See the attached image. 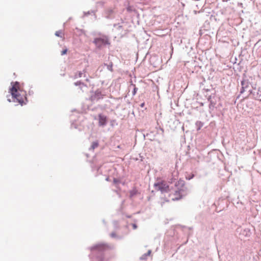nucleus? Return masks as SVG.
I'll use <instances>...</instances> for the list:
<instances>
[{"mask_svg": "<svg viewBox=\"0 0 261 261\" xmlns=\"http://www.w3.org/2000/svg\"><path fill=\"white\" fill-rule=\"evenodd\" d=\"M107 248V246L103 244H97L93 247V249L98 250H103L106 249Z\"/></svg>", "mask_w": 261, "mask_h": 261, "instance_id": "39448f33", "label": "nucleus"}, {"mask_svg": "<svg viewBox=\"0 0 261 261\" xmlns=\"http://www.w3.org/2000/svg\"><path fill=\"white\" fill-rule=\"evenodd\" d=\"M154 186L157 190L161 191L162 192H167L169 190V187L165 181L155 184Z\"/></svg>", "mask_w": 261, "mask_h": 261, "instance_id": "7ed1b4c3", "label": "nucleus"}, {"mask_svg": "<svg viewBox=\"0 0 261 261\" xmlns=\"http://www.w3.org/2000/svg\"><path fill=\"white\" fill-rule=\"evenodd\" d=\"M144 105V103H142L141 105V107H143Z\"/></svg>", "mask_w": 261, "mask_h": 261, "instance_id": "9b49d317", "label": "nucleus"}, {"mask_svg": "<svg viewBox=\"0 0 261 261\" xmlns=\"http://www.w3.org/2000/svg\"><path fill=\"white\" fill-rule=\"evenodd\" d=\"M193 175H192V177H193ZM192 178V177L189 178V179H191V178Z\"/></svg>", "mask_w": 261, "mask_h": 261, "instance_id": "4468645a", "label": "nucleus"}, {"mask_svg": "<svg viewBox=\"0 0 261 261\" xmlns=\"http://www.w3.org/2000/svg\"><path fill=\"white\" fill-rule=\"evenodd\" d=\"M150 252H151V251H150V250H149V251H148V254H149L150 253Z\"/></svg>", "mask_w": 261, "mask_h": 261, "instance_id": "ddd939ff", "label": "nucleus"}, {"mask_svg": "<svg viewBox=\"0 0 261 261\" xmlns=\"http://www.w3.org/2000/svg\"><path fill=\"white\" fill-rule=\"evenodd\" d=\"M11 85L10 92L12 96L13 101L18 102L21 105L25 104L27 101L26 92L22 89L20 84L17 82H12Z\"/></svg>", "mask_w": 261, "mask_h": 261, "instance_id": "f257e3e1", "label": "nucleus"}, {"mask_svg": "<svg viewBox=\"0 0 261 261\" xmlns=\"http://www.w3.org/2000/svg\"><path fill=\"white\" fill-rule=\"evenodd\" d=\"M134 227H135V228H136V225H134Z\"/></svg>", "mask_w": 261, "mask_h": 261, "instance_id": "2eb2a0df", "label": "nucleus"}, {"mask_svg": "<svg viewBox=\"0 0 261 261\" xmlns=\"http://www.w3.org/2000/svg\"><path fill=\"white\" fill-rule=\"evenodd\" d=\"M94 43L98 48H101L106 45L110 44L108 37L106 36L95 38L94 40Z\"/></svg>", "mask_w": 261, "mask_h": 261, "instance_id": "f03ea898", "label": "nucleus"}, {"mask_svg": "<svg viewBox=\"0 0 261 261\" xmlns=\"http://www.w3.org/2000/svg\"><path fill=\"white\" fill-rule=\"evenodd\" d=\"M114 182H117V180H116V179H115H115H114Z\"/></svg>", "mask_w": 261, "mask_h": 261, "instance_id": "f8f14e48", "label": "nucleus"}, {"mask_svg": "<svg viewBox=\"0 0 261 261\" xmlns=\"http://www.w3.org/2000/svg\"><path fill=\"white\" fill-rule=\"evenodd\" d=\"M98 117H99V121H98L99 125L100 126L105 125L107 122V117L103 115L99 114L98 115Z\"/></svg>", "mask_w": 261, "mask_h": 261, "instance_id": "20e7f679", "label": "nucleus"}, {"mask_svg": "<svg viewBox=\"0 0 261 261\" xmlns=\"http://www.w3.org/2000/svg\"><path fill=\"white\" fill-rule=\"evenodd\" d=\"M137 89V88L135 87V88L134 89V94H135Z\"/></svg>", "mask_w": 261, "mask_h": 261, "instance_id": "9d476101", "label": "nucleus"}, {"mask_svg": "<svg viewBox=\"0 0 261 261\" xmlns=\"http://www.w3.org/2000/svg\"><path fill=\"white\" fill-rule=\"evenodd\" d=\"M55 35H56V36H57L58 37H60L61 38L64 37V34L62 31H57L55 33Z\"/></svg>", "mask_w": 261, "mask_h": 261, "instance_id": "0eeeda50", "label": "nucleus"}, {"mask_svg": "<svg viewBox=\"0 0 261 261\" xmlns=\"http://www.w3.org/2000/svg\"><path fill=\"white\" fill-rule=\"evenodd\" d=\"M175 194L177 196L176 197H172V199L173 200H178L180 198V194L179 193V192L178 191H176L175 192Z\"/></svg>", "mask_w": 261, "mask_h": 261, "instance_id": "423d86ee", "label": "nucleus"}, {"mask_svg": "<svg viewBox=\"0 0 261 261\" xmlns=\"http://www.w3.org/2000/svg\"><path fill=\"white\" fill-rule=\"evenodd\" d=\"M67 52V49H65L64 50H63L62 51H61V55H64L65 54H66Z\"/></svg>", "mask_w": 261, "mask_h": 261, "instance_id": "6e6552de", "label": "nucleus"}, {"mask_svg": "<svg viewBox=\"0 0 261 261\" xmlns=\"http://www.w3.org/2000/svg\"><path fill=\"white\" fill-rule=\"evenodd\" d=\"M98 143H95V142H94L93 143V144H92V147L93 148H94L95 147H97L98 146Z\"/></svg>", "mask_w": 261, "mask_h": 261, "instance_id": "1a4fd4ad", "label": "nucleus"}]
</instances>
